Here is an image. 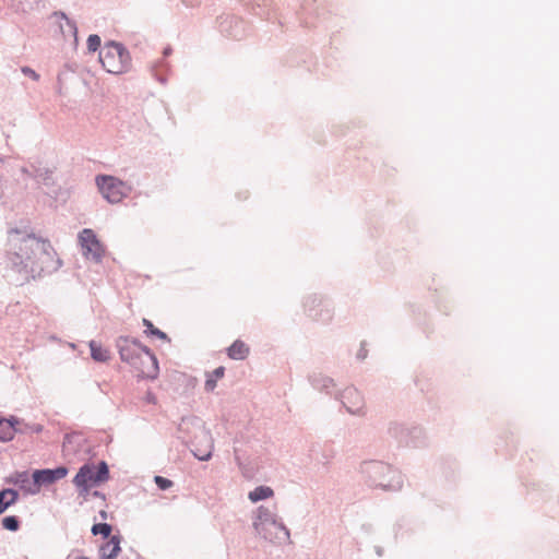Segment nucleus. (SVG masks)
<instances>
[{
  "instance_id": "1",
  "label": "nucleus",
  "mask_w": 559,
  "mask_h": 559,
  "mask_svg": "<svg viewBox=\"0 0 559 559\" xmlns=\"http://www.w3.org/2000/svg\"><path fill=\"white\" fill-rule=\"evenodd\" d=\"M61 264L50 242L34 236L23 238L19 250L9 253L7 259V265L23 281L51 274L58 271Z\"/></svg>"
},
{
  "instance_id": "2",
  "label": "nucleus",
  "mask_w": 559,
  "mask_h": 559,
  "mask_svg": "<svg viewBox=\"0 0 559 559\" xmlns=\"http://www.w3.org/2000/svg\"><path fill=\"white\" fill-rule=\"evenodd\" d=\"M360 473L370 486L383 490L399 491L404 479L400 471L382 461H366L360 465Z\"/></svg>"
},
{
  "instance_id": "3",
  "label": "nucleus",
  "mask_w": 559,
  "mask_h": 559,
  "mask_svg": "<svg viewBox=\"0 0 559 559\" xmlns=\"http://www.w3.org/2000/svg\"><path fill=\"white\" fill-rule=\"evenodd\" d=\"M116 346L122 361L133 367L139 366V359H143L150 365V370H146L145 373L148 377L158 376L159 368L156 356L140 341L130 336H119Z\"/></svg>"
},
{
  "instance_id": "4",
  "label": "nucleus",
  "mask_w": 559,
  "mask_h": 559,
  "mask_svg": "<svg viewBox=\"0 0 559 559\" xmlns=\"http://www.w3.org/2000/svg\"><path fill=\"white\" fill-rule=\"evenodd\" d=\"M301 307L307 317L320 323H331L334 318L335 307L331 298L310 293L304 296Z\"/></svg>"
},
{
  "instance_id": "5",
  "label": "nucleus",
  "mask_w": 559,
  "mask_h": 559,
  "mask_svg": "<svg viewBox=\"0 0 559 559\" xmlns=\"http://www.w3.org/2000/svg\"><path fill=\"white\" fill-rule=\"evenodd\" d=\"M386 433L404 447L417 449L427 444L426 432L418 425H406L392 420L388 424Z\"/></svg>"
},
{
  "instance_id": "6",
  "label": "nucleus",
  "mask_w": 559,
  "mask_h": 559,
  "mask_svg": "<svg viewBox=\"0 0 559 559\" xmlns=\"http://www.w3.org/2000/svg\"><path fill=\"white\" fill-rule=\"evenodd\" d=\"M190 427L198 429L200 431V437L205 442V448L201 447V445L199 447V444H194V447L192 449L193 455L199 461H209L212 457V451L214 448V442H213L211 431L209 429H206L204 423L198 417L182 418V420L179 425V430L182 432H189Z\"/></svg>"
},
{
  "instance_id": "7",
  "label": "nucleus",
  "mask_w": 559,
  "mask_h": 559,
  "mask_svg": "<svg viewBox=\"0 0 559 559\" xmlns=\"http://www.w3.org/2000/svg\"><path fill=\"white\" fill-rule=\"evenodd\" d=\"M96 185L103 198L112 204L121 202L132 190L129 183L108 175L97 176Z\"/></svg>"
},
{
  "instance_id": "8",
  "label": "nucleus",
  "mask_w": 559,
  "mask_h": 559,
  "mask_svg": "<svg viewBox=\"0 0 559 559\" xmlns=\"http://www.w3.org/2000/svg\"><path fill=\"white\" fill-rule=\"evenodd\" d=\"M335 400L353 416L365 417L367 415L365 397L362 393L353 385L340 390L335 394Z\"/></svg>"
},
{
  "instance_id": "9",
  "label": "nucleus",
  "mask_w": 559,
  "mask_h": 559,
  "mask_svg": "<svg viewBox=\"0 0 559 559\" xmlns=\"http://www.w3.org/2000/svg\"><path fill=\"white\" fill-rule=\"evenodd\" d=\"M99 61L104 68L107 67H128L131 57L126 47L117 41H108L105 44L99 53Z\"/></svg>"
},
{
  "instance_id": "10",
  "label": "nucleus",
  "mask_w": 559,
  "mask_h": 559,
  "mask_svg": "<svg viewBox=\"0 0 559 559\" xmlns=\"http://www.w3.org/2000/svg\"><path fill=\"white\" fill-rule=\"evenodd\" d=\"M79 242L81 245L83 255L96 263H99L104 257V246L98 240L94 230L84 228L79 234Z\"/></svg>"
},
{
  "instance_id": "11",
  "label": "nucleus",
  "mask_w": 559,
  "mask_h": 559,
  "mask_svg": "<svg viewBox=\"0 0 559 559\" xmlns=\"http://www.w3.org/2000/svg\"><path fill=\"white\" fill-rule=\"evenodd\" d=\"M68 475L66 466H58L56 468L36 469L33 472L32 478L37 484L38 489L40 486H46L64 478Z\"/></svg>"
},
{
  "instance_id": "12",
  "label": "nucleus",
  "mask_w": 559,
  "mask_h": 559,
  "mask_svg": "<svg viewBox=\"0 0 559 559\" xmlns=\"http://www.w3.org/2000/svg\"><path fill=\"white\" fill-rule=\"evenodd\" d=\"M308 380L316 391L333 396L334 399L335 394L340 391L335 380L322 372H312L309 374Z\"/></svg>"
},
{
  "instance_id": "13",
  "label": "nucleus",
  "mask_w": 559,
  "mask_h": 559,
  "mask_svg": "<svg viewBox=\"0 0 559 559\" xmlns=\"http://www.w3.org/2000/svg\"><path fill=\"white\" fill-rule=\"evenodd\" d=\"M278 515L276 512L271 510L267 507L260 506L257 509L255 516L253 520V528L258 535H266V526L267 525H280L276 523V518Z\"/></svg>"
},
{
  "instance_id": "14",
  "label": "nucleus",
  "mask_w": 559,
  "mask_h": 559,
  "mask_svg": "<svg viewBox=\"0 0 559 559\" xmlns=\"http://www.w3.org/2000/svg\"><path fill=\"white\" fill-rule=\"evenodd\" d=\"M280 525H267L266 535H259L261 538L275 544L290 543V533L280 516L276 518Z\"/></svg>"
},
{
  "instance_id": "15",
  "label": "nucleus",
  "mask_w": 559,
  "mask_h": 559,
  "mask_svg": "<svg viewBox=\"0 0 559 559\" xmlns=\"http://www.w3.org/2000/svg\"><path fill=\"white\" fill-rule=\"evenodd\" d=\"M94 467L84 464L73 478V484L82 491L86 492L91 484H94Z\"/></svg>"
},
{
  "instance_id": "16",
  "label": "nucleus",
  "mask_w": 559,
  "mask_h": 559,
  "mask_svg": "<svg viewBox=\"0 0 559 559\" xmlns=\"http://www.w3.org/2000/svg\"><path fill=\"white\" fill-rule=\"evenodd\" d=\"M120 543V535L110 536L109 540L99 549V559H115L121 550Z\"/></svg>"
},
{
  "instance_id": "17",
  "label": "nucleus",
  "mask_w": 559,
  "mask_h": 559,
  "mask_svg": "<svg viewBox=\"0 0 559 559\" xmlns=\"http://www.w3.org/2000/svg\"><path fill=\"white\" fill-rule=\"evenodd\" d=\"M20 424V420L15 417L3 418L0 417V441L7 442L13 439L15 432L17 431L16 425Z\"/></svg>"
},
{
  "instance_id": "18",
  "label": "nucleus",
  "mask_w": 559,
  "mask_h": 559,
  "mask_svg": "<svg viewBox=\"0 0 559 559\" xmlns=\"http://www.w3.org/2000/svg\"><path fill=\"white\" fill-rule=\"evenodd\" d=\"M14 484L17 485L26 493L36 495L39 492L37 484L34 483L33 478L31 480L27 472L17 473L14 479Z\"/></svg>"
},
{
  "instance_id": "19",
  "label": "nucleus",
  "mask_w": 559,
  "mask_h": 559,
  "mask_svg": "<svg viewBox=\"0 0 559 559\" xmlns=\"http://www.w3.org/2000/svg\"><path fill=\"white\" fill-rule=\"evenodd\" d=\"M249 347L240 340L235 341L227 349L229 358L235 360H242L249 355Z\"/></svg>"
},
{
  "instance_id": "20",
  "label": "nucleus",
  "mask_w": 559,
  "mask_h": 559,
  "mask_svg": "<svg viewBox=\"0 0 559 559\" xmlns=\"http://www.w3.org/2000/svg\"><path fill=\"white\" fill-rule=\"evenodd\" d=\"M91 349V357L98 362H106L110 358L108 349L102 347L97 342L91 341L88 343Z\"/></svg>"
},
{
  "instance_id": "21",
  "label": "nucleus",
  "mask_w": 559,
  "mask_h": 559,
  "mask_svg": "<svg viewBox=\"0 0 559 559\" xmlns=\"http://www.w3.org/2000/svg\"><path fill=\"white\" fill-rule=\"evenodd\" d=\"M274 491L269 486H258L253 490H251L248 495V498L251 502H258L267 498L273 497Z\"/></svg>"
},
{
  "instance_id": "22",
  "label": "nucleus",
  "mask_w": 559,
  "mask_h": 559,
  "mask_svg": "<svg viewBox=\"0 0 559 559\" xmlns=\"http://www.w3.org/2000/svg\"><path fill=\"white\" fill-rule=\"evenodd\" d=\"M225 374V368L219 366L213 372L206 374L204 389L207 392H213L216 388L217 380L222 379Z\"/></svg>"
},
{
  "instance_id": "23",
  "label": "nucleus",
  "mask_w": 559,
  "mask_h": 559,
  "mask_svg": "<svg viewBox=\"0 0 559 559\" xmlns=\"http://www.w3.org/2000/svg\"><path fill=\"white\" fill-rule=\"evenodd\" d=\"M94 484H99L108 479L109 468L106 462L98 463L96 471H94Z\"/></svg>"
},
{
  "instance_id": "24",
  "label": "nucleus",
  "mask_w": 559,
  "mask_h": 559,
  "mask_svg": "<svg viewBox=\"0 0 559 559\" xmlns=\"http://www.w3.org/2000/svg\"><path fill=\"white\" fill-rule=\"evenodd\" d=\"M143 325L146 328L145 333L147 335H153L164 341L168 340L167 334L160 331L159 329L155 328L150 320L143 319Z\"/></svg>"
},
{
  "instance_id": "25",
  "label": "nucleus",
  "mask_w": 559,
  "mask_h": 559,
  "mask_svg": "<svg viewBox=\"0 0 559 559\" xmlns=\"http://www.w3.org/2000/svg\"><path fill=\"white\" fill-rule=\"evenodd\" d=\"M111 530L112 527L108 523H97L92 526V533L94 535H102L105 538H110Z\"/></svg>"
},
{
  "instance_id": "26",
  "label": "nucleus",
  "mask_w": 559,
  "mask_h": 559,
  "mask_svg": "<svg viewBox=\"0 0 559 559\" xmlns=\"http://www.w3.org/2000/svg\"><path fill=\"white\" fill-rule=\"evenodd\" d=\"M2 526L11 532H16L20 528V520L15 515H8L2 519Z\"/></svg>"
},
{
  "instance_id": "27",
  "label": "nucleus",
  "mask_w": 559,
  "mask_h": 559,
  "mask_svg": "<svg viewBox=\"0 0 559 559\" xmlns=\"http://www.w3.org/2000/svg\"><path fill=\"white\" fill-rule=\"evenodd\" d=\"M102 40L100 37L96 34H92L88 36L86 45L87 49L91 52L96 51L100 47Z\"/></svg>"
},
{
  "instance_id": "28",
  "label": "nucleus",
  "mask_w": 559,
  "mask_h": 559,
  "mask_svg": "<svg viewBox=\"0 0 559 559\" xmlns=\"http://www.w3.org/2000/svg\"><path fill=\"white\" fill-rule=\"evenodd\" d=\"M138 364H139V366H133V368L139 371L140 377L146 378V379H152V380L156 378V377H148L145 373L146 370H150V367H148L150 365L145 360L139 359Z\"/></svg>"
},
{
  "instance_id": "29",
  "label": "nucleus",
  "mask_w": 559,
  "mask_h": 559,
  "mask_svg": "<svg viewBox=\"0 0 559 559\" xmlns=\"http://www.w3.org/2000/svg\"><path fill=\"white\" fill-rule=\"evenodd\" d=\"M154 481L157 485V487L162 490H167L173 486V481L163 476H155Z\"/></svg>"
},
{
  "instance_id": "30",
  "label": "nucleus",
  "mask_w": 559,
  "mask_h": 559,
  "mask_svg": "<svg viewBox=\"0 0 559 559\" xmlns=\"http://www.w3.org/2000/svg\"><path fill=\"white\" fill-rule=\"evenodd\" d=\"M4 492H5L7 497H9L8 501H9L10 507L13 506L19 499V492L12 488H4Z\"/></svg>"
},
{
  "instance_id": "31",
  "label": "nucleus",
  "mask_w": 559,
  "mask_h": 559,
  "mask_svg": "<svg viewBox=\"0 0 559 559\" xmlns=\"http://www.w3.org/2000/svg\"><path fill=\"white\" fill-rule=\"evenodd\" d=\"M194 430L193 432V437L190 439V442L192 444V447H194V444H199V447H204L205 448V442L204 440L200 437V431L195 428H192Z\"/></svg>"
},
{
  "instance_id": "32",
  "label": "nucleus",
  "mask_w": 559,
  "mask_h": 559,
  "mask_svg": "<svg viewBox=\"0 0 559 559\" xmlns=\"http://www.w3.org/2000/svg\"><path fill=\"white\" fill-rule=\"evenodd\" d=\"M10 507L8 497L4 492V489L0 490V514L4 513V511Z\"/></svg>"
},
{
  "instance_id": "33",
  "label": "nucleus",
  "mask_w": 559,
  "mask_h": 559,
  "mask_svg": "<svg viewBox=\"0 0 559 559\" xmlns=\"http://www.w3.org/2000/svg\"><path fill=\"white\" fill-rule=\"evenodd\" d=\"M14 1H15V3L13 5L16 7V9H21L22 11H25L26 8H29L37 0H14Z\"/></svg>"
},
{
  "instance_id": "34",
  "label": "nucleus",
  "mask_w": 559,
  "mask_h": 559,
  "mask_svg": "<svg viewBox=\"0 0 559 559\" xmlns=\"http://www.w3.org/2000/svg\"><path fill=\"white\" fill-rule=\"evenodd\" d=\"M366 355H367L366 350H365L364 348H361V349L357 353V358H358V359H364V358H366Z\"/></svg>"
},
{
  "instance_id": "35",
  "label": "nucleus",
  "mask_w": 559,
  "mask_h": 559,
  "mask_svg": "<svg viewBox=\"0 0 559 559\" xmlns=\"http://www.w3.org/2000/svg\"><path fill=\"white\" fill-rule=\"evenodd\" d=\"M155 78L157 81H159L162 84L166 82V78L163 75H158V72H155Z\"/></svg>"
},
{
  "instance_id": "36",
  "label": "nucleus",
  "mask_w": 559,
  "mask_h": 559,
  "mask_svg": "<svg viewBox=\"0 0 559 559\" xmlns=\"http://www.w3.org/2000/svg\"><path fill=\"white\" fill-rule=\"evenodd\" d=\"M27 73H28V74L31 75V78H32L33 80H35V81H37V80L39 79V73H38V72H36V71L27 72Z\"/></svg>"
},
{
  "instance_id": "37",
  "label": "nucleus",
  "mask_w": 559,
  "mask_h": 559,
  "mask_svg": "<svg viewBox=\"0 0 559 559\" xmlns=\"http://www.w3.org/2000/svg\"><path fill=\"white\" fill-rule=\"evenodd\" d=\"M374 551H376V554H377V556H378V557H381V556H382V554H383V549H382V547H380V546H376V547H374Z\"/></svg>"
},
{
  "instance_id": "38",
  "label": "nucleus",
  "mask_w": 559,
  "mask_h": 559,
  "mask_svg": "<svg viewBox=\"0 0 559 559\" xmlns=\"http://www.w3.org/2000/svg\"><path fill=\"white\" fill-rule=\"evenodd\" d=\"M68 441H70V436H69V435H67V436L64 437L63 445H64V444H66V442H68Z\"/></svg>"
},
{
  "instance_id": "39",
  "label": "nucleus",
  "mask_w": 559,
  "mask_h": 559,
  "mask_svg": "<svg viewBox=\"0 0 559 559\" xmlns=\"http://www.w3.org/2000/svg\"><path fill=\"white\" fill-rule=\"evenodd\" d=\"M100 516H102L103 519H106V518H107V513H106L105 511H102V512H100Z\"/></svg>"
},
{
  "instance_id": "40",
  "label": "nucleus",
  "mask_w": 559,
  "mask_h": 559,
  "mask_svg": "<svg viewBox=\"0 0 559 559\" xmlns=\"http://www.w3.org/2000/svg\"><path fill=\"white\" fill-rule=\"evenodd\" d=\"M70 348H75V345L73 343H71Z\"/></svg>"
}]
</instances>
